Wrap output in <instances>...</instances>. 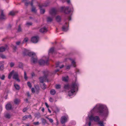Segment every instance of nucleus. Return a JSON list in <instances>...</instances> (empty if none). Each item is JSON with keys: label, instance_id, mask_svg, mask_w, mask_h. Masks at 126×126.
Segmentation results:
<instances>
[{"label": "nucleus", "instance_id": "f257e3e1", "mask_svg": "<svg viewBox=\"0 0 126 126\" xmlns=\"http://www.w3.org/2000/svg\"><path fill=\"white\" fill-rule=\"evenodd\" d=\"M96 108V111L99 116H106L108 114V111L107 108L105 106L100 105L98 107L96 106L94 107L92 110Z\"/></svg>", "mask_w": 126, "mask_h": 126}, {"label": "nucleus", "instance_id": "f03ea898", "mask_svg": "<svg viewBox=\"0 0 126 126\" xmlns=\"http://www.w3.org/2000/svg\"><path fill=\"white\" fill-rule=\"evenodd\" d=\"M79 86V84L78 83L74 82L72 83L70 86L71 90L68 92V94L69 96H70L73 95V93L75 92V88H78Z\"/></svg>", "mask_w": 126, "mask_h": 126}, {"label": "nucleus", "instance_id": "7ed1b4c3", "mask_svg": "<svg viewBox=\"0 0 126 126\" xmlns=\"http://www.w3.org/2000/svg\"><path fill=\"white\" fill-rule=\"evenodd\" d=\"M89 119L90 121L94 120L95 122L98 123L100 121V119L99 117L97 116H93L91 115L89 117Z\"/></svg>", "mask_w": 126, "mask_h": 126}, {"label": "nucleus", "instance_id": "20e7f679", "mask_svg": "<svg viewBox=\"0 0 126 126\" xmlns=\"http://www.w3.org/2000/svg\"><path fill=\"white\" fill-rule=\"evenodd\" d=\"M69 7L68 6L66 7H62L60 9V10L61 11H64L65 13L66 14H68L70 13L71 11L69 10Z\"/></svg>", "mask_w": 126, "mask_h": 126}, {"label": "nucleus", "instance_id": "39448f33", "mask_svg": "<svg viewBox=\"0 0 126 126\" xmlns=\"http://www.w3.org/2000/svg\"><path fill=\"white\" fill-rule=\"evenodd\" d=\"M48 58L46 61L43 59H40L38 63L40 65L43 66L45 64L48 65Z\"/></svg>", "mask_w": 126, "mask_h": 126}, {"label": "nucleus", "instance_id": "423d86ee", "mask_svg": "<svg viewBox=\"0 0 126 126\" xmlns=\"http://www.w3.org/2000/svg\"><path fill=\"white\" fill-rule=\"evenodd\" d=\"M48 5V3H47L45 5L39 4L38 6L39 7L40 10V13L42 14H43L45 12V10L44 9H43V7H47Z\"/></svg>", "mask_w": 126, "mask_h": 126}, {"label": "nucleus", "instance_id": "0eeeda50", "mask_svg": "<svg viewBox=\"0 0 126 126\" xmlns=\"http://www.w3.org/2000/svg\"><path fill=\"white\" fill-rule=\"evenodd\" d=\"M39 79L40 82L41 83H43L44 80L47 81L48 82V80L47 79V76L45 74L43 77L39 78Z\"/></svg>", "mask_w": 126, "mask_h": 126}, {"label": "nucleus", "instance_id": "6e6552de", "mask_svg": "<svg viewBox=\"0 0 126 126\" xmlns=\"http://www.w3.org/2000/svg\"><path fill=\"white\" fill-rule=\"evenodd\" d=\"M0 12L1 14L0 15V20L2 21L6 19V18L4 14L3 10H1Z\"/></svg>", "mask_w": 126, "mask_h": 126}, {"label": "nucleus", "instance_id": "1a4fd4ad", "mask_svg": "<svg viewBox=\"0 0 126 126\" xmlns=\"http://www.w3.org/2000/svg\"><path fill=\"white\" fill-rule=\"evenodd\" d=\"M31 62L33 63H36L38 62V59L36 55H35V56L31 57Z\"/></svg>", "mask_w": 126, "mask_h": 126}, {"label": "nucleus", "instance_id": "9d476101", "mask_svg": "<svg viewBox=\"0 0 126 126\" xmlns=\"http://www.w3.org/2000/svg\"><path fill=\"white\" fill-rule=\"evenodd\" d=\"M39 37L38 36H35L32 37L31 38V41L34 43H36L38 42Z\"/></svg>", "mask_w": 126, "mask_h": 126}, {"label": "nucleus", "instance_id": "9b49d317", "mask_svg": "<svg viewBox=\"0 0 126 126\" xmlns=\"http://www.w3.org/2000/svg\"><path fill=\"white\" fill-rule=\"evenodd\" d=\"M13 78L19 82L20 81V80L19 78L18 74L17 72H16L14 73L13 77Z\"/></svg>", "mask_w": 126, "mask_h": 126}, {"label": "nucleus", "instance_id": "f8f14e48", "mask_svg": "<svg viewBox=\"0 0 126 126\" xmlns=\"http://www.w3.org/2000/svg\"><path fill=\"white\" fill-rule=\"evenodd\" d=\"M57 11L54 8L51 9L49 11L50 15L52 16H55L56 14Z\"/></svg>", "mask_w": 126, "mask_h": 126}, {"label": "nucleus", "instance_id": "ddd939ff", "mask_svg": "<svg viewBox=\"0 0 126 126\" xmlns=\"http://www.w3.org/2000/svg\"><path fill=\"white\" fill-rule=\"evenodd\" d=\"M67 121V118L65 116H62L61 118V122L63 124L66 122Z\"/></svg>", "mask_w": 126, "mask_h": 126}, {"label": "nucleus", "instance_id": "4468645a", "mask_svg": "<svg viewBox=\"0 0 126 126\" xmlns=\"http://www.w3.org/2000/svg\"><path fill=\"white\" fill-rule=\"evenodd\" d=\"M67 24V22L65 23V24L62 27V30L64 32H67L68 30V26L67 27L66 26Z\"/></svg>", "mask_w": 126, "mask_h": 126}, {"label": "nucleus", "instance_id": "2eb2a0df", "mask_svg": "<svg viewBox=\"0 0 126 126\" xmlns=\"http://www.w3.org/2000/svg\"><path fill=\"white\" fill-rule=\"evenodd\" d=\"M5 46V47H0V52H3L6 49H8L7 45H6Z\"/></svg>", "mask_w": 126, "mask_h": 126}, {"label": "nucleus", "instance_id": "dca6fc26", "mask_svg": "<svg viewBox=\"0 0 126 126\" xmlns=\"http://www.w3.org/2000/svg\"><path fill=\"white\" fill-rule=\"evenodd\" d=\"M5 108L7 110H11L12 109V105L8 103L6 105Z\"/></svg>", "mask_w": 126, "mask_h": 126}, {"label": "nucleus", "instance_id": "f3484780", "mask_svg": "<svg viewBox=\"0 0 126 126\" xmlns=\"http://www.w3.org/2000/svg\"><path fill=\"white\" fill-rule=\"evenodd\" d=\"M28 56L32 57L35 56L36 55L35 53L29 51L28 53Z\"/></svg>", "mask_w": 126, "mask_h": 126}, {"label": "nucleus", "instance_id": "a211bd4d", "mask_svg": "<svg viewBox=\"0 0 126 126\" xmlns=\"http://www.w3.org/2000/svg\"><path fill=\"white\" fill-rule=\"evenodd\" d=\"M47 31V29L46 27H44L43 28H41L39 30L40 32L43 33L44 32H46Z\"/></svg>", "mask_w": 126, "mask_h": 126}, {"label": "nucleus", "instance_id": "6ab92c4d", "mask_svg": "<svg viewBox=\"0 0 126 126\" xmlns=\"http://www.w3.org/2000/svg\"><path fill=\"white\" fill-rule=\"evenodd\" d=\"M29 51L26 49H25L23 52V55L24 56H28Z\"/></svg>", "mask_w": 126, "mask_h": 126}, {"label": "nucleus", "instance_id": "aec40b11", "mask_svg": "<svg viewBox=\"0 0 126 126\" xmlns=\"http://www.w3.org/2000/svg\"><path fill=\"white\" fill-rule=\"evenodd\" d=\"M41 84H40L41 88L43 90H45L46 88L47 85L45 84L44 83H42Z\"/></svg>", "mask_w": 126, "mask_h": 126}, {"label": "nucleus", "instance_id": "412c9836", "mask_svg": "<svg viewBox=\"0 0 126 126\" xmlns=\"http://www.w3.org/2000/svg\"><path fill=\"white\" fill-rule=\"evenodd\" d=\"M41 120L42 125L43 126L45 125V124L47 123L46 120L43 118H41Z\"/></svg>", "mask_w": 126, "mask_h": 126}, {"label": "nucleus", "instance_id": "4be33fe9", "mask_svg": "<svg viewBox=\"0 0 126 126\" xmlns=\"http://www.w3.org/2000/svg\"><path fill=\"white\" fill-rule=\"evenodd\" d=\"M31 117V115H25L23 116L22 118V120H25L26 119L30 118Z\"/></svg>", "mask_w": 126, "mask_h": 126}, {"label": "nucleus", "instance_id": "5701e85b", "mask_svg": "<svg viewBox=\"0 0 126 126\" xmlns=\"http://www.w3.org/2000/svg\"><path fill=\"white\" fill-rule=\"evenodd\" d=\"M14 70H13L9 74L8 76V78L9 79H10L12 76L13 75V74H14Z\"/></svg>", "mask_w": 126, "mask_h": 126}, {"label": "nucleus", "instance_id": "b1692460", "mask_svg": "<svg viewBox=\"0 0 126 126\" xmlns=\"http://www.w3.org/2000/svg\"><path fill=\"white\" fill-rule=\"evenodd\" d=\"M56 93V92L55 90L53 89H52L50 91V93L52 95H54Z\"/></svg>", "mask_w": 126, "mask_h": 126}, {"label": "nucleus", "instance_id": "393cba45", "mask_svg": "<svg viewBox=\"0 0 126 126\" xmlns=\"http://www.w3.org/2000/svg\"><path fill=\"white\" fill-rule=\"evenodd\" d=\"M56 19L57 22H60L61 20V17L60 16H58L56 17Z\"/></svg>", "mask_w": 126, "mask_h": 126}, {"label": "nucleus", "instance_id": "a878e982", "mask_svg": "<svg viewBox=\"0 0 126 126\" xmlns=\"http://www.w3.org/2000/svg\"><path fill=\"white\" fill-rule=\"evenodd\" d=\"M5 117L8 119H10L11 117V115L9 113H7L4 115Z\"/></svg>", "mask_w": 126, "mask_h": 126}, {"label": "nucleus", "instance_id": "bb28decb", "mask_svg": "<svg viewBox=\"0 0 126 126\" xmlns=\"http://www.w3.org/2000/svg\"><path fill=\"white\" fill-rule=\"evenodd\" d=\"M52 20V18L50 17H48L47 18V21L48 22H51Z\"/></svg>", "mask_w": 126, "mask_h": 126}, {"label": "nucleus", "instance_id": "cd10ccee", "mask_svg": "<svg viewBox=\"0 0 126 126\" xmlns=\"http://www.w3.org/2000/svg\"><path fill=\"white\" fill-rule=\"evenodd\" d=\"M68 77L67 76L66 77H63V80L65 82H67L68 81Z\"/></svg>", "mask_w": 126, "mask_h": 126}, {"label": "nucleus", "instance_id": "c85d7f7f", "mask_svg": "<svg viewBox=\"0 0 126 126\" xmlns=\"http://www.w3.org/2000/svg\"><path fill=\"white\" fill-rule=\"evenodd\" d=\"M11 47L13 48V52H15L17 49V46L12 45L11 46Z\"/></svg>", "mask_w": 126, "mask_h": 126}, {"label": "nucleus", "instance_id": "c756f323", "mask_svg": "<svg viewBox=\"0 0 126 126\" xmlns=\"http://www.w3.org/2000/svg\"><path fill=\"white\" fill-rule=\"evenodd\" d=\"M14 86L16 90H19V89L20 86L16 84H15Z\"/></svg>", "mask_w": 126, "mask_h": 126}, {"label": "nucleus", "instance_id": "7c9ffc66", "mask_svg": "<svg viewBox=\"0 0 126 126\" xmlns=\"http://www.w3.org/2000/svg\"><path fill=\"white\" fill-rule=\"evenodd\" d=\"M22 29L21 27V25H19L18 26V28L17 30V32H22Z\"/></svg>", "mask_w": 126, "mask_h": 126}, {"label": "nucleus", "instance_id": "2f4dec72", "mask_svg": "<svg viewBox=\"0 0 126 126\" xmlns=\"http://www.w3.org/2000/svg\"><path fill=\"white\" fill-rule=\"evenodd\" d=\"M98 123L99 125H100V126H104L103 121H100Z\"/></svg>", "mask_w": 126, "mask_h": 126}, {"label": "nucleus", "instance_id": "473e14b6", "mask_svg": "<svg viewBox=\"0 0 126 126\" xmlns=\"http://www.w3.org/2000/svg\"><path fill=\"white\" fill-rule=\"evenodd\" d=\"M14 103L16 104H18L19 102V101L18 99H15L14 100Z\"/></svg>", "mask_w": 126, "mask_h": 126}, {"label": "nucleus", "instance_id": "72a5a7b5", "mask_svg": "<svg viewBox=\"0 0 126 126\" xmlns=\"http://www.w3.org/2000/svg\"><path fill=\"white\" fill-rule=\"evenodd\" d=\"M40 114L39 113H35L34 114V116H35V117L38 118H39L40 117Z\"/></svg>", "mask_w": 126, "mask_h": 126}, {"label": "nucleus", "instance_id": "f704fd0d", "mask_svg": "<svg viewBox=\"0 0 126 126\" xmlns=\"http://www.w3.org/2000/svg\"><path fill=\"white\" fill-rule=\"evenodd\" d=\"M54 51V49L53 48H52L50 49L49 50V53H53Z\"/></svg>", "mask_w": 126, "mask_h": 126}, {"label": "nucleus", "instance_id": "c9c22d12", "mask_svg": "<svg viewBox=\"0 0 126 126\" xmlns=\"http://www.w3.org/2000/svg\"><path fill=\"white\" fill-rule=\"evenodd\" d=\"M46 118L49 121V122L52 123H53V119L51 118H48V117H47V116H46Z\"/></svg>", "mask_w": 126, "mask_h": 126}, {"label": "nucleus", "instance_id": "e433bc0d", "mask_svg": "<svg viewBox=\"0 0 126 126\" xmlns=\"http://www.w3.org/2000/svg\"><path fill=\"white\" fill-rule=\"evenodd\" d=\"M55 87L56 89H60L61 88V86L60 84H57L55 85Z\"/></svg>", "mask_w": 126, "mask_h": 126}, {"label": "nucleus", "instance_id": "4c0bfd02", "mask_svg": "<svg viewBox=\"0 0 126 126\" xmlns=\"http://www.w3.org/2000/svg\"><path fill=\"white\" fill-rule=\"evenodd\" d=\"M28 40V38L27 37L25 38L23 41V43H24L25 42H27Z\"/></svg>", "mask_w": 126, "mask_h": 126}, {"label": "nucleus", "instance_id": "58836bf2", "mask_svg": "<svg viewBox=\"0 0 126 126\" xmlns=\"http://www.w3.org/2000/svg\"><path fill=\"white\" fill-rule=\"evenodd\" d=\"M34 13H36L37 10L34 7H33L31 10Z\"/></svg>", "mask_w": 126, "mask_h": 126}, {"label": "nucleus", "instance_id": "ea45409f", "mask_svg": "<svg viewBox=\"0 0 126 126\" xmlns=\"http://www.w3.org/2000/svg\"><path fill=\"white\" fill-rule=\"evenodd\" d=\"M72 64L73 65V66L74 67H76V66L75 65L76 64V63L75 62V61L73 60L72 61Z\"/></svg>", "mask_w": 126, "mask_h": 126}, {"label": "nucleus", "instance_id": "a19ab883", "mask_svg": "<svg viewBox=\"0 0 126 126\" xmlns=\"http://www.w3.org/2000/svg\"><path fill=\"white\" fill-rule=\"evenodd\" d=\"M4 66L3 64H1L0 66V70L2 71L4 69Z\"/></svg>", "mask_w": 126, "mask_h": 126}, {"label": "nucleus", "instance_id": "79ce46f5", "mask_svg": "<svg viewBox=\"0 0 126 126\" xmlns=\"http://www.w3.org/2000/svg\"><path fill=\"white\" fill-rule=\"evenodd\" d=\"M69 85L68 84L65 85L64 87V88L65 89H68Z\"/></svg>", "mask_w": 126, "mask_h": 126}, {"label": "nucleus", "instance_id": "37998d69", "mask_svg": "<svg viewBox=\"0 0 126 126\" xmlns=\"http://www.w3.org/2000/svg\"><path fill=\"white\" fill-rule=\"evenodd\" d=\"M15 14V13L13 11H11L9 14V15L11 16H14Z\"/></svg>", "mask_w": 126, "mask_h": 126}, {"label": "nucleus", "instance_id": "c03bdc74", "mask_svg": "<svg viewBox=\"0 0 126 126\" xmlns=\"http://www.w3.org/2000/svg\"><path fill=\"white\" fill-rule=\"evenodd\" d=\"M24 77L25 79L26 80L27 79V76L26 73L25 71L24 72Z\"/></svg>", "mask_w": 126, "mask_h": 126}, {"label": "nucleus", "instance_id": "a18cd8bd", "mask_svg": "<svg viewBox=\"0 0 126 126\" xmlns=\"http://www.w3.org/2000/svg\"><path fill=\"white\" fill-rule=\"evenodd\" d=\"M0 57L4 59H5L6 58L5 56L2 54H1L0 55Z\"/></svg>", "mask_w": 126, "mask_h": 126}, {"label": "nucleus", "instance_id": "49530a36", "mask_svg": "<svg viewBox=\"0 0 126 126\" xmlns=\"http://www.w3.org/2000/svg\"><path fill=\"white\" fill-rule=\"evenodd\" d=\"M22 63H19L18 64V67L20 68H22Z\"/></svg>", "mask_w": 126, "mask_h": 126}, {"label": "nucleus", "instance_id": "de8ad7c7", "mask_svg": "<svg viewBox=\"0 0 126 126\" xmlns=\"http://www.w3.org/2000/svg\"><path fill=\"white\" fill-rule=\"evenodd\" d=\"M59 109L58 108L56 107V110L54 111V112L56 113H57L59 112Z\"/></svg>", "mask_w": 126, "mask_h": 126}, {"label": "nucleus", "instance_id": "09e8293b", "mask_svg": "<svg viewBox=\"0 0 126 126\" xmlns=\"http://www.w3.org/2000/svg\"><path fill=\"white\" fill-rule=\"evenodd\" d=\"M10 66L11 67H13L15 65V64L14 63L11 62L10 63Z\"/></svg>", "mask_w": 126, "mask_h": 126}, {"label": "nucleus", "instance_id": "8fccbe9b", "mask_svg": "<svg viewBox=\"0 0 126 126\" xmlns=\"http://www.w3.org/2000/svg\"><path fill=\"white\" fill-rule=\"evenodd\" d=\"M27 85L30 88H31L32 87L31 84L30 82H28Z\"/></svg>", "mask_w": 126, "mask_h": 126}, {"label": "nucleus", "instance_id": "3c124183", "mask_svg": "<svg viewBox=\"0 0 126 126\" xmlns=\"http://www.w3.org/2000/svg\"><path fill=\"white\" fill-rule=\"evenodd\" d=\"M32 23L31 22H27L26 24V25H27L29 26H31L32 25Z\"/></svg>", "mask_w": 126, "mask_h": 126}, {"label": "nucleus", "instance_id": "603ef678", "mask_svg": "<svg viewBox=\"0 0 126 126\" xmlns=\"http://www.w3.org/2000/svg\"><path fill=\"white\" fill-rule=\"evenodd\" d=\"M49 100L50 102H52L53 101V99L51 97L49 98Z\"/></svg>", "mask_w": 126, "mask_h": 126}, {"label": "nucleus", "instance_id": "864d4df0", "mask_svg": "<svg viewBox=\"0 0 126 126\" xmlns=\"http://www.w3.org/2000/svg\"><path fill=\"white\" fill-rule=\"evenodd\" d=\"M5 76L4 75H2L1 77L0 78L2 80H4L5 79Z\"/></svg>", "mask_w": 126, "mask_h": 126}, {"label": "nucleus", "instance_id": "5fc2aeb1", "mask_svg": "<svg viewBox=\"0 0 126 126\" xmlns=\"http://www.w3.org/2000/svg\"><path fill=\"white\" fill-rule=\"evenodd\" d=\"M30 2H25V5L27 6L29 4H30Z\"/></svg>", "mask_w": 126, "mask_h": 126}, {"label": "nucleus", "instance_id": "6e6d98bb", "mask_svg": "<svg viewBox=\"0 0 126 126\" xmlns=\"http://www.w3.org/2000/svg\"><path fill=\"white\" fill-rule=\"evenodd\" d=\"M39 123L38 122H34L33 124L36 125H37L39 124Z\"/></svg>", "mask_w": 126, "mask_h": 126}, {"label": "nucleus", "instance_id": "4d7b16f0", "mask_svg": "<svg viewBox=\"0 0 126 126\" xmlns=\"http://www.w3.org/2000/svg\"><path fill=\"white\" fill-rule=\"evenodd\" d=\"M27 110V109L26 108H24L22 110L23 112H25Z\"/></svg>", "mask_w": 126, "mask_h": 126}, {"label": "nucleus", "instance_id": "13d9d810", "mask_svg": "<svg viewBox=\"0 0 126 126\" xmlns=\"http://www.w3.org/2000/svg\"><path fill=\"white\" fill-rule=\"evenodd\" d=\"M60 63L59 62H58L56 63V67H57L59 66L60 65Z\"/></svg>", "mask_w": 126, "mask_h": 126}, {"label": "nucleus", "instance_id": "bf43d9fd", "mask_svg": "<svg viewBox=\"0 0 126 126\" xmlns=\"http://www.w3.org/2000/svg\"><path fill=\"white\" fill-rule=\"evenodd\" d=\"M31 91L33 93H34L35 92V91L34 89V88H32L31 89Z\"/></svg>", "mask_w": 126, "mask_h": 126}, {"label": "nucleus", "instance_id": "052dcab7", "mask_svg": "<svg viewBox=\"0 0 126 126\" xmlns=\"http://www.w3.org/2000/svg\"><path fill=\"white\" fill-rule=\"evenodd\" d=\"M33 0H32L31 1V2H30V4L33 7Z\"/></svg>", "mask_w": 126, "mask_h": 126}, {"label": "nucleus", "instance_id": "680f3d73", "mask_svg": "<svg viewBox=\"0 0 126 126\" xmlns=\"http://www.w3.org/2000/svg\"><path fill=\"white\" fill-rule=\"evenodd\" d=\"M20 41H18V42H16V44L17 45H19L20 43Z\"/></svg>", "mask_w": 126, "mask_h": 126}, {"label": "nucleus", "instance_id": "e2e57ef3", "mask_svg": "<svg viewBox=\"0 0 126 126\" xmlns=\"http://www.w3.org/2000/svg\"><path fill=\"white\" fill-rule=\"evenodd\" d=\"M27 94L28 97H30L31 96L30 94V93L29 92H27Z\"/></svg>", "mask_w": 126, "mask_h": 126}, {"label": "nucleus", "instance_id": "0e129e2a", "mask_svg": "<svg viewBox=\"0 0 126 126\" xmlns=\"http://www.w3.org/2000/svg\"><path fill=\"white\" fill-rule=\"evenodd\" d=\"M45 105L46 106V107L47 108H48L49 107V106L48 105V104L47 102H45Z\"/></svg>", "mask_w": 126, "mask_h": 126}, {"label": "nucleus", "instance_id": "69168bd1", "mask_svg": "<svg viewBox=\"0 0 126 126\" xmlns=\"http://www.w3.org/2000/svg\"><path fill=\"white\" fill-rule=\"evenodd\" d=\"M71 67V65H68L66 66V69H69Z\"/></svg>", "mask_w": 126, "mask_h": 126}, {"label": "nucleus", "instance_id": "338daca9", "mask_svg": "<svg viewBox=\"0 0 126 126\" xmlns=\"http://www.w3.org/2000/svg\"><path fill=\"white\" fill-rule=\"evenodd\" d=\"M66 1L68 4H70V0H67Z\"/></svg>", "mask_w": 126, "mask_h": 126}, {"label": "nucleus", "instance_id": "774afa93", "mask_svg": "<svg viewBox=\"0 0 126 126\" xmlns=\"http://www.w3.org/2000/svg\"><path fill=\"white\" fill-rule=\"evenodd\" d=\"M11 25L10 24L8 26V28L9 29H11Z\"/></svg>", "mask_w": 126, "mask_h": 126}]
</instances>
